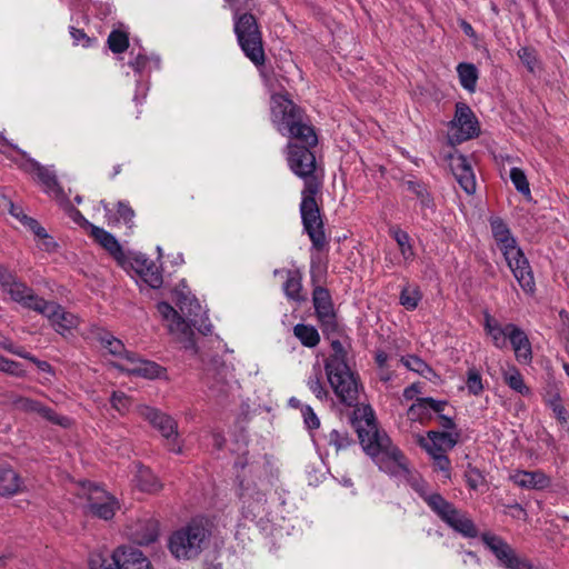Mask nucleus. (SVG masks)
I'll list each match as a JSON object with an SVG mask.
<instances>
[{
  "label": "nucleus",
  "mask_w": 569,
  "mask_h": 569,
  "mask_svg": "<svg viewBox=\"0 0 569 569\" xmlns=\"http://www.w3.org/2000/svg\"><path fill=\"white\" fill-rule=\"evenodd\" d=\"M311 249L317 251V254H313V253L311 254V263H310L311 279H312L313 284H316V283H319L322 281V279L327 272V266L322 261V259L319 254L321 252V250H317L316 248H313L312 244H311ZM327 249H328V244L322 249V251L327 250Z\"/></svg>",
  "instance_id": "nucleus-41"
},
{
  "label": "nucleus",
  "mask_w": 569,
  "mask_h": 569,
  "mask_svg": "<svg viewBox=\"0 0 569 569\" xmlns=\"http://www.w3.org/2000/svg\"><path fill=\"white\" fill-rule=\"evenodd\" d=\"M466 387L472 396H479L483 391L482 378L476 368H470L467 371Z\"/></svg>",
  "instance_id": "nucleus-46"
},
{
  "label": "nucleus",
  "mask_w": 569,
  "mask_h": 569,
  "mask_svg": "<svg viewBox=\"0 0 569 569\" xmlns=\"http://www.w3.org/2000/svg\"><path fill=\"white\" fill-rule=\"evenodd\" d=\"M171 301L179 308L180 313L167 301L157 303V310L161 320L173 339L184 349H194L193 327L203 335L211 332V323L208 321L207 311L190 291L189 287H172Z\"/></svg>",
  "instance_id": "nucleus-3"
},
{
  "label": "nucleus",
  "mask_w": 569,
  "mask_h": 569,
  "mask_svg": "<svg viewBox=\"0 0 569 569\" xmlns=\"http://www.w3.org/2000/svg\"><path fill=\"white\" fill-rule=\"evenodd\" d=\"M459 436L457 431L431 430L427 437L419 436L418 442L428 453H447L457 445Z\"/></svg>",
  "instance_id": "nucleus-18"
},
{
  "label": "nucleus",
  "mask_w": 569,
  "mask_h": 569,
  "mask_svg": "<svg viewBox=\"0 0 569 569\" xmlns=\"http://www.w3.org/2000/svg\"><path fill=\"white\" fill-rule=\"evenodd\" d=\"M90 236L118 261L123 259V250L117 238L103 228L91 226Z\"/></svg>",
  "instance_id": "nucleus-29"
},
{
  "label": "nucleus",
  "mask_w": 569,
  "mask_h": 569,
  "mask_svg": "<svg viewBox=\"0 0 569 569\" xmlns=\"http://www.w3.org/2000/svg\"><path fill=\"white\" fill-rule=\"evenodd\" d=\"M510 179L516 190L525 196L530 194V187L527 177L520 168L513 167L510 170Z\"/></svg>",
  "instance_id": "nucleus-47"
},
{
  "label": "nucleus",
  "mask_w": 569,
  "mask_h": 569,
  "mask_svg": "<svg viewBox=\"0 0 569 569\" xmlns=\"http://www.w3.org/2000/svg\"><path fill=\"white\" fill-rule=\"evenodd\" d=\"M420 392V386L418 383H412L403 390V398L406 400H412Z\"/></svg>",
  "instance_id": "nucleus-61"
},
{
  "label": "nucleus",
  "mask_w": 569,
  "mask_h": 569,
  "mask_svg": "<svg viewBox=\"0 0 569 569\" xmlns=\"http://www.w3.org/2000/svg\"><path fill=\"white\" fill-rule=\"evenodd\" d=\"M293 333L303 346L309 348L316 347L320 341V336L317 329L312 326L299 323L295 326Z\"/></svg>",
  "instance_id": "nucleus-37"
},
{
  "label": "nucleus",
  "mask_w": 569,
  "mask_h": 569,
  "mask_svg": "<svg viewBox=\"0 0 569 569\" xmlns=\"http://www.w3.org/2000/svg\"><path fill=\"white\" fill-rule=\"evenodd\" d=\"M446 406V401H438L432 398H418L408 409V418L411 421L423 423L430 420L433 413L442 412Z\"/></svg>",
  "instance_id": "nucleus-22"
},
{
  "label": "nucleus",
  "mask_w": 569,
  "mask_h": 569,
  "mask_svg": "<svg viewBox=\"0 0 569 569\" xmlns=\"http://www.w3.org/2000/svg\"><path fill=\"white\" fill-rule=\"evenodd\" d=\"M129 66L134 70V72L142 74L143 72H149L152 69L160 68V58L159 57H148L142 52H138L130 61Z\"/></svg>",
  "instance_id": "nucleus-36"
},
{
  "label": "nucleus",
  "mask_w": 569,
  "mask_h": 569,
  "mask_svg": "<svg viewBox=\"0 0 569 569\" xmlns=\"http://www.w3.org/2000/svg\"><path fill=\"white\" fill-rule=\"evenodd\" d=\"M107 44L113 53H122L129 48V36L126 31L113 29L108 36Z\"/></svg>",
  "instance_id": "nucleus-39"
},
{
  "label": "nucleus",
  "mask_w": 569,
  "mask_h": 569,
  "mask_svg": "<svg viewBox=\"0 0 569 569\" xmlns=\"http://www.w3.org/2000/svg\"><path fill=\"white\" fill-rule=\"evenodd\" d=\"M158 533V521L150 516H144L127 526L128 537L138 545H149L156 541Z\"/></svg>",
  "instance_id": "nucleus-19"
},
{
  "label": "nucleus",
  "mask_w": 569,
  "mask_h": 569,
  "mask_svg": "<svg viewBox=\"0 0 569 569\" xmlns=\"http://www.w3.org/2000/svg\"><path fill=\"white\" fill-rule=\"evenodd\" d=\"M489 223L492 237L502 253L518 247L516 238L511 234L510 228L503 219L500 217H491Z\"/></svg>",
  "instance_id": "nucleus-24"
},
{
  "label": "nucleus",
  "mask_w": 569,
  "mask_h": 569,
  "mask_svg": "<svg viewBox=\"0 0 569 569\" xmlns=\"http://www.w3.org/2000/svg\"><path fill=\"white\" fill-rule=\"evenodd\" d=\"M550 409L552 410L553 416L557 419L560 427L563 430L569 431V412L567 411L562 402L559 405H555Z\"/></svg>",
  "instance_id": "nucleus-54"
},
{
  "label": "nucleus",
  "mask_w": 569,
  "mask_h": 569,
  "mask_svg": "<svg viewBox=\"0 0 569 569\" xmlns=\"http://www.w3.org/2000/svg\"><path fill=\"white\" fill-rule=\"evenodd\" d=\"M301 415L303 422L309 430L318 429L320 427V420L310 406H303L301 408Z\"/></svg>",
  "instance_id": "nucleus-53"
},
{
  "label": "nucleus",
  "mask_w": 569,
  "mask_h": 569,
  "mask_svg": "<svg viewBox=\"0 0 569 569\" xmlns=\"http://www.w3.org/2000/svg\"><path fill=\"white\" fill-rule=\"evenodd\" d=\"M451 171L467 194H473L476 191V177L470 161L463 154L450 156Z\"/></svg>",
  "instance_id": "nucleus-20"
},
{
  "label": "nucleus",
  "mask_w": 569,
  "mask_h": 569,
  "mask_svg": "<svg viewBox=\"0 0 569 569\" xmlns=\"http://www.w3.org/2000/svg\"><path fill=\"white\" fill-rule=\"evenodd\" d=\"M0 284H18L12 274L2 266H0Z\"/></svg>",
  "instance_id": "nucleus-62"
},
{
  "label": "nucleus",
  "mask_w": 569,
  "mask_h": 569,
  "mask_svg": "<svg viewBox=\"0 0 569 569\" xmlns=\"http://www.w3.org/2000/svg\"><path fill=\"white\" fill-rule=\"evenodd\" d=\"M78 495L87 500L86 508L90 513L104 520L111 519L119 508L114 497L91 482L81 483Z\"/></svg>",
  "instance_id": "nucleus-12"
},
{
  "label": "nucleus",
  "mask_w": 569,
  "mask_h": 569,
  "mask_svg": "<svg viewBox=\"0 0 569 569\" xmlns=\"http://www.w3.org/2000/svg\"><path fill=\"white\" fill-rule=\"evenodd\" d=\"M466 480L469 488L476 490L482 485L483 477L477 469H471L466 473Z\"/></svg>",
  "instance_id": "nucleus-56"
},
{
  "label": "nucleus",
  "mask_w": 569,
  "mask_h": 569,
  "mask_svg": "<svg viewBox=\"0 0 569 569\" xmlns=\"http://www.w3.org/2000/svg\"><path fill=\"white\" fill-rule=\"evenodd\" d=\"M451 128L456 129L451 140L457 143L476 138L480 133L479 121L471 108L463 102H458L456 104V113L451 121Z\"/></svg>",
  "instance_id": "nucleus-15"
},
{
  "label": "nucleus",
  "mask_w": 569,
  "mask_h": 569,
  "mask_svg": "<svg viewBox=\"0 0 569 569\" xmlns=\"http://www.w3.org/2000/svg\"><path fill=\"white\" fill-rule=\"evenodd\" d=\"M239 500L242 515L246 518L254 519L264 511L266 493L252 479H242L239 485Z\"/></svg>",
  "instance_id": "nucleus-14"
},
{
  "label": "nucleus",
  "mask_w": 569,
  "mask_h": 569,
  "mask_svg": "<svg viewBox=\"0 0 569 569\" xmlns=\"http://www.w3.org/2000/svg\"><path fill=\"white\" fill-rule=\"evenodd\" d=\"M433 460L435 470L443 472L445 478H450V460L447 453H428Z\"/></svg>",
  "instance_id": "nucleus-52"
},
{
  "label": "nucleus",
  "mask_w": 569,
  "mask_h": 569,
  "mask_svg": "<svg viewBox=\"0 0 569 569\" xmlns=\"http://www.w3.org/2000/svg\"><path fill=\"white\" fill-rule=\"evenodd\" d=\"M510 343L513 348L516 359L521 363H529L532 359L530 341L523 330L509 323Z\"/></svg>",
  "instance_id": "nucleus-25"
},
{
  "label": "nucleus",
  "mask_w": 569,
  "mask_h": 569,
  "mask_svg": "<svg viewBox=\"0 0 569 569\" xmlns=\"http://www.w3.org/2000/svg\"><path fill=\"white\" fill-rule=\"evenodd\" d=\"M11 298L24 308L32 309L44 316L51 323L54 331L67 336L76 329L80 319L78 316L66 311L60 305L43 300L33 293L31 287H10Z\"/></svg>",
  "instance_id": "nucleus-6"
},
{
  "label": "nucleus",
  "mask_w": 569,
  "mask_h": 569,
  "mask_svg": "<svg viewBox=\"0 0 569 569\" xmlns=\"http://www.w3.org/2000/svg\"><path fill=\"white\" fill-rule=\"evenodd\" d=\"M23 359H27V360L33 362L37 366V368L42 372H47L50 375L53 373V369L49 362L39 360L38 358L33 357L29 352H27V357H23Z\"/></svg>",
  "instance_id": "nucleus-58"
},
{
  "label": "nucleus",
  "mask_w": 569,
  "mask_h": 569,
  "mask_svg": "<svg viewBox=\"0 0 569 569\" xmlns=\"http://www.w3.org/2000/svg\"><path fill=\"white\" fill-rule=\"evenodd\" d=\"M325 441L329 446H332L337 452L348 448L351 443L347 432H341L336 429H332L329 433L325 435Z\"/></svg>",
  "instance_id": "nucleus-44"
},
{
  "label": "nucleus",
  "mask_w": 569,
  "mask_h": 569,
  "mask_svg": "<svg viewBox=\"0 0 569 569\" xmlns=\"http://www.w3.org/2000/svg\"><path fill=\"white\" fill-rule=\"evenodd\" d=\"M313 147L298 140L289 141L286 146V159L292 173L303 180L299 206L303 231L312 241L313 248L322 250L327 246V237L317 197H321L323 174L311 151Z\"/></svg>",
  "instance_id": "nucleus-2"
},
{
  "label": "nucleus",
  "mask_w": 569,
  "mask_h": 569,
  "mask_svg": "<svg viewBox=\"0 0 569 569\" xmlns=\"http://www.w3.org/2000/svg\"><path fill=\"white\" fill-rule=\"evenodd\" d=\"M270 119L283 137L317 146L318 137L305 110L287 94L273 93L270 99Z\"/></svg>",
  "instance_id": "nucleus-4"
},
{
  "label": "nucleus",
  "mask_w": 569,
  "mask_h": 569,
  "mask_svg": "<svg viewBox=\"0 0 569 569\" xmlns=\"http://www.w3.org/2000/svg\"><path fill=\"white\" fill-rule=\"evenodd\" d=\"M519 284H531L533 276L529 261L519 247L502 253Z\"/></svg>",
  "instance_id": "nucleus-21"
},
{
  "label": "nucleus",
  "mask_w": 569,
  "mask_h": 569,
  "mask_svg": "<svg viewBox=\"0 0 569 569\" xmlns=\"http://www.w3.org/2000/svg\"><path fill=\"white\" fill-rule=\"evenodd\" d=\"M133 482L139 490L149 493L158 492L162 488V483L152 471L140 463L133 465Z\"/></svg>",
  "instance_id": "nucleus-28"
},
{
  "label": "nucleus",
  "mask_w": 569,
  "mask_h": 569,
  "mask_svg": "<svg viewBox=\"0 0 569 569\" xmlns=\"http://www.w3.org/2000/svg\"><path fill=\"white\" fill-rule=\"evenodd\" d=\"M307 386L318 400H328L329 391L326 389L325 383L322 381V370L319 363H316L313 366L312 373L309 376L307 380Z\"/></svg>",
  "instance_id": "nucleus-34"
},
{
  "label": "nucleus",
  "mask_w": 569,
  "mask_h": 569,
  "mask_svg": "<svg viewBox=\"0 0 569 569\" xmlns=\"http://www.w3.org/2000/svg\"><path fill=\"white\" fill-rule=\"evenodd\" d=\"M510 480L527 490H541L549 487L551 482L550 478L541 470H516L510 475Z\"/></svg>",
  "instance_id": "nucleus-23"
},
{
  "label": "nucleus",
  "mask_w": 569,
  "mask_h": 569,
  "mask_svg": "<svg viewBox=\"0 0 569 569\" xmlns=\"http://www.w3.org/2000/svg\"><path fill=\"white\" fill-rule=\"evenodd\" d=\"M226 1L229 2L230 7L236 11V14H238V12L240 10L251 9L252 7H254V0H226Z\"/></svg>",
  "instance_id": "nucleus-59"
},
{
  "label": "nucleus",
  "mask_w": 569,
  "mask_h": 569,
  "mask_svg": "<svg viewBox=\"0 0 569 569\" xmlns=\"http://www.w3.org/2000/svg\"><path fill=\"white\" fill-rule=\"evenodd\" d=\"M505 382L510 389L523 397L531 395L530 388L525 383L523 377L516 367H511L502 373Z\"/></svg>",
  "instance_id": "nucleus-35"
},
{
  "label": "nucleus",
  "mask_w": 569,
  "mask_h": 569,
  "mask_svg": "<svg viewBox=\"0 0 569 569\" xmlns=\"http://www.w3.org/2000/svg\"><path fill=\"white\" fill-rule=\"evenodd\" d=\"M0 371L14 377H24L26 370L22 365L0 356Z\"/></svg>",
  "instance_id": "nucleus-51"
},
{
  "label": "nucleus",
  "mask_w": 569,
  "mask_h": 569,
  "mask_svg": "<svg viewBox=\"0 0 569 569\" xmlns=\"http://www.w3.org/2000/svg\"><path fill=\"white\" fill-rule=\"evenodd\" d=\"M421 297L418 287H403L400 295V303L407 309H415L421 300Z\"/></svg>",
  "instance_id": "nucleus-45"
},
{
  "label": "nucleus",
  "mask_w": 569,
  "mask_h": 569,
  "mask_svg": "<svg viewBox=\"0 0 569 569\" xmlns=\"http://www.w3.org/2000/svg\"><path fill=\"white\" fill-rule=\"evenodd\" d=\"M92 333L109 353L118 357V361L114 365L121 371L148 379H154L160 376L162 371L160 366L156 362L139 359L133 352L128 351L122 341L110 332L94 328Z\"/></svg>",
  "instance_id": "nucleus-7"
},
{
  "label": "nucleus",
  "mask_w": 569,
  "mask_h": 569,
  "mask_svg": "<svg viewBox=\"0 0 569 569\" xmlns=\"http://www.w3.org/2000/svg\"><path fill=\"white\" fill-rule=\"evenodd\" d=\"M12 403L19 410L26 412H37L49 421L56 422L58 425L64 426L68 421L67 418H59L50 408L44 407L40 402L29 398L17 397L12 400Z\"/></svg>",
  "instance_id": "nucleus-27"
},
{
  "label": "nucleus",
  "mask_w": 569,
  "mask_h": 569,
  "mask_svg": "<svg viewBox=\"0 0 569 569\" xmlns=\"http://www.w3.org/2000/svg\"><path fill=\"white\" fill-rule=\"evenodd\" d=\"M313 305L320 321L327 325L332 323L335 318L333 305L326 287H316L313 291Z\"/></svg>",
  "instance_id": "nucleus-26"
},
{
  "label": "nucleus",
  "mask_w": 569,
  "mask_h": 569,
  "mask_svg": "<svg viewBox=\"0 0 569 569\" xmlns=\"http://www.w3.org/2000/svg\"><path fill=\"white\" fill-rule=\"evenodd\" d=\"M273 273L277 281L282 282V284H301L302 272L296 264H291L289 268L276 269Z\"/></svg>",
  "instance_id": "nucleus-38"
},
{
  "label": "nucleus",
  "mask_w": 569,
  "mask_h": 569,
  "mask_svg": "<svg viewBox=\"0 0 569 569\" xmlns=\"http://www.w3.org/2000/svg\"><path fill=\"white\" fill-rule=\"evenodd\" d=\"M0 347L18 357H27V351L22 347L14 346L13 342L8 339L1 340Z\"/></svg>",
  "instance_id": "nucleus-57"
},
{
  "label": "nucleus",
  "mask_w": 569,
  "mask_h": 569,
  "mask_svg": "<svg viewBox=\"0 0 569 569\" xmlns=\"http://www.w3.org/2000/svg\"><path fill=\"white\" fill-rule=\"evenodd\" d=\"M517 54L527 70L533 73L538 63L536 50L529 47H522L518 50Z\"/></svg>",
  "instance_id": "nucleus-50"
},
{
  "label": "nucleus",
  "mask_w": 569,
  "mask_h": 569,
  "mask_svg": "<svg viewBox=\"0 0 569 569\" xmlns=\"http://www.w3.org/2000/svg\"><path fill=\"white\" fill-rule=\"evenodd\" d=\"M402 365L411 371L419 373L420 376L430 379L433 376V370L419 357L407 356L401 358Z\"/></svg>",
  "instance_id": "nucleus-42"
},
{
  "label": "nucleus",
  "mask_w": 569,
  "mask_h": 569,
  "mask_svg": "<svg viewBox=\"0 0 569 569\" xmlns=\"http://www.w3.org/2000/svg\"><path fill=\"white\" fill-rule=\"evenodd\" d=\"M212 445L217 449H221L224 445V437L220 432H212L211 435Z\"/></svg>",
  "instance_id": "nucleus-64"
},
{
  "label": "nucleus",
  "mask_w": 569,
  "mask_h": 569,
  "mask_svg": "<svg viewBox=\"0 0 569 569\" xmlns=\"http://www.w3.org/2000/svg\"><path fill=\"white\" fill-rule=\"evenodd\" d=\"M136 412L161 433L167 440V447L171 452H182V446L178 439V423L171 416L147 405L138 406Z\"/></svg>",
  "instance_id": "nucleus-11"
},
{
  "label": "nucleus",
  "mask_w": 569,
  "mask_h": 569,
  "mask_svg": "<svg viewBox=\"0 0 569 569\" xmlns=\"http://www.w3.org/2000/svg\"><path fill=\"white\" fill-rule=\"evenodd\" d=\"M89 566L91 569H153L142 551L124 546L118 547L109 556L92 553Z\"/></svg>",
  "instance_id": "nucleus-10"
},
{
  "label": "nucleus",
  "mask_w": 569,
  "mask_h": 569,
  "mask_svg": "<svg viewBox=\"0 0 569 569\" xmlns=\"http://www.w3.org/2000/svg\"><path fill=\"white\" fill-rule=\"evenodd\" d=\"M481 539L496 557L499 566L506 569H532L531 562L526 558L519 557L502 538L492 533H483Z\"/></svg>",
  "instance_id": "nucleus-13"
},
{
  "label": "nucleus",
  "mask_w": 569,
  "mask_h": 569,
  "mask_svg": "<svg viewBox=\"0 0 569 569\" xmlns=\"http://www.w3.org/2000/svg\"><path fill=\"white\" fill-rule=\"evenodd\" d=\"M122 267L132 269L146 283H162V276L158 264L148 258L144 253L123 254V259L119 261Z\"/></svg>",
  "instance_id": "nucleus-17"
},
{
  "label": "nucleus",
  "mask_w": 569,
  "mask_h": 569,
  "mask_svg": "<svg viewBox=\"0 0 569 569\" xmlns=\"http://www.w3.org/2000/svg\"><path fill=\"white\" fill-rule=\"evenodd\" d=\"M21 222L26 227H28L32 232L36 230L38 226H40L36 219L28 217L27 214H22Z\"/></svg>",
  "instance_id": "nucleus-63"
},
{
  "label": "nucleus",
  "mask_w": 569,
  "mask_h": 569,
  "mask_svg": "<svg viewBox=\"0 0 569 569\" xmlns=\"http://www.w3.org/2000/svg\"><path fill=\"white\" fill-rule=\"evenodd\" d=\"M543 401L547 407L551 408L555 405H559L562 402L560 392L556 386H549L543 395H542Z\"/></svg>",
  "instance_id": "nucleus-55"
},
{
  "label": "nucleus",
  "mask_w": 569,
  "mask_h": 569,
  "mask_svg": "<svg viewBox=\"0 0 569 569\" xmlns=\"http://www.w3.org/2000/svg\"><path fill=\"white\" fill-rule=\"evenodd\" d=\"M70 217L76 223L89 228L91 230V226L93 224L89 222L78 209L71 207Z\"/></svg>",
  "instance_id": "nucleus-60"
},
{
  "label": "nucleus",
  "mask_w": 569,
  "mask_h": 569,
  "mask_svg": "<svg viewBox=\"0 0 569 569\" xmlns=\"http://www.w3.org/2000/svg\"><path fill=\"white\" fill-rule=\"evenodd\" d=\"M17 151L24 158L21 168L27 172H36L39 181L42 183L44 192L53 196L57 200H63L64 192L58 182L57 176L49 168L40 164L37 160L30 158L26 151L16 148Z\"/></svg>",
  "instance_id": "nucleus-16"
},
{
  "label": "nucleus",
  "mask_w": 569,
  "mask_h": 569,
  "mask_svg": "<svg viewBox=\"0 0 569 569\" xmlns=\"http://www.w3.org/2000/svg\"><path fill=\"white\" fill-rule=\"evenodd\" d=\"M485 330L491 337L492 342L497 348L503 349L507 347V340L510 337L509 325L502 327L493 317L486 313Z\"/></svg>",
  "instance_id": "nucleus-31"
},
{
  "label": "nucleus",
  "mask_w": 569,
  "mask_h": 569,
  "mask_svg": "<svg viewBox=\"0 0 569 569\" xmlns=\"http://www.w3.org/2000/svg\"><path fill=\"white\" fill-rule=\"evenodd\" d=\"M69 33L72 38L74 46H81L82 48H91L97 43V39L89 37L82 29L70 27Z\"/></svg>",
  "instance_id": "nucleus-49"
},
{
  "label": "nucleus",
  "mask_w": 569,
  "mask_h": 569,
  "mask_svg": "<svg viewBox=\"0 0 569 569\" xmlns=\"http://www.w3.org/2000/svg\"><path fill=\"white\" fill-rule=\"evenodd\" d=\"M407 188L418 198L421 208L432 209L435 207L433 199L423 183L419 181H408Z\"/></svg>",
  "instance_id": "nucleus-40"
},
{
  "label": "nucleus",
  "mask_w": 569,
  "mask_h": 569,
  "mask_svg": "<svg viewBox=\"0 0 569 569\" xmlns=\"http://www.w3.org/2000/svg\"><path fill=\"white\" fill-rule=\"evenodd\" d=\"M110 402L112 408L120 415H126L132 405L130 397L122 391H113L110 398Z\"/></svg>",
  "instance_id": "nucleus-48"
},
{
  "label": "nucleus",
  "mask_w": 569,
  "mask_h": 569,
  "mask_svg": "<svg viewBox=\"0 0 569 569\" xmlns=\"http://www.w3.org/2000/svg\"><path fill=\"white\" fill-rule=\"evenodd\" d=\"M390 234L396 240L399 249L406 260L410 259L413 256L412 247L410 244L409 234L401 230L399 227H391Z\"/></svg>",
  "instance_id": "nucleus-43"
},
{
  "label": "nucleus",
  "mask_w": 569,
  "mask_h": 569,
  "mask_svg": "<svg viewBox=\"0 0 569 569\" xmlns=\"http://www.w3.org/2000/svg\"><path fill=\"white\" fill-rule=\"evenodd\" d=\"M362 418L357 422V432L363 450L373 458L379 469L405 481L427 502L431 510L450 528L466 538H475L478 530L473 521L455 508L439 493H429L426 481L409 469L406 458L395 447L390 438L380 432L370 407L359 410Z\"/></svg>",
  "instance_id": "nucleus-1"
},
{
  "label": "nucleus",
  "mask_w": 569,
  "mask_h": 569,
  "mask_svg": "<svg viewBox=\"0 0 569 569\" xmlns=\"http://www.w3.org/2000/svg\"><path fill=\"white\" fill-rule=\"evenodd\" d=\"M22 486L18 473L9 467H0V495L11 496L17 493Z\"/></svg>",
  "instance_id": "nucleus-32"
},
{
  "label": "nucleus",
  "mask_w": 569,
  "mask_h": 569,
  "mask_svg": "<svg viewBox=\"0 0 569 569\" xmlns=\"http://www.w3.org/2000/svg\"><path fill=\"white\" fill-rule=\"evenodd\" d=\"M457 73L461 87L470 93L475 92L479 78V71L477 67L473 63L460 62L457 66Z\"/></svg>",
  "instance_id": "nucleus-33"
},
{
  "label": "nucleus",
  "mask_w": 569,
  "mask_h": 569,
  "mask_svg": "<svg viewBox=\"0 0 569 569\" xmlns=\"http://www.w3.org/2000/svg\"><path fill=\"white\" fill-rule=\"evenodd\" d=\"M101 206L106 212V217L108 218L110 226L123 222L129 229L133 227L134 211L128 201H118L117 210L114 213L109 208V203H107L104 200L101 201Z\"/></svg>",
  "instance_id": "nucleus-30"
},
{
  "label": "nucleus",
  "mask_w": 569,
  "mask_h": 569,
  "mask_svg": "<svg viewBox=\"0 0 569 569\" xmlns=\"http://www.w3.org/2000/svg\"><path fill=\"white\" fill-rule=\"evenodd\" d=\"M209 537L207 525L202 520H192L170 536L168 548L176 559H193L201 553Z\"/></svg>",
  "instance_id": "nucleus-8"
},
{
  "label": "nucleus",
  "mask_w": 569,
  "mask_h": 569,
  "mask_svg": "<svg viewBox=\"0 0 569 569\" xmlns=\"http://www.w3.org/2000/svg\"><path fill=\"white\" fill-rule=\"evenodd\" d=\"M233 30L244 56L257 67L266 63V53L260 27L256 17L249 12L234 14Z\"/></svg>",
  "instance_id": "nucleus-9"
},
{
  "label": "nucleus",
  "mask_w": 569,
  "mask_h": 569,
  "mask_svg": "<svg viewBox=\"0 0 569 569\" xmlns=\"http://www.w3.org/2000/svg\"><path fill=\"white\" fill-rule=\"evenodd\" d=\"M331 350L323 363L327 381L338 400L345 406L352 407L358 401V376L347 362L348 352L342 342L332 340Z\"/></svg>",
  "instance_id": "nucleus-5"
}]
</instances>
